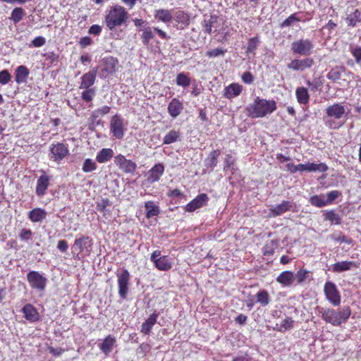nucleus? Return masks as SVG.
<instances>
[{"label":"nucleus","instance_id":"obj_7","mask_svg":"<svg viewBox=\"0 0 361 361\" xmlns=\"http://www.w3.org/2000/svg\"><path fill=\"white\" fill-rule=\"evenodd\" d=\"M118 60L112 56L104 57L100 61L99 68L102 78H107L116 72Z\"/></svg>","mask_w":361,"mask_h":361},{"label":"nucleus","instance_id":"obj_40","mask_svg":"<svg viewBox=\"0 0 361 361\" xmlns=\"http://www.w3.org/2000/svg\"><path fill=\"white\" fill-rule=\"evenodd\" d=\"M345 22L349 27H355L357 23L361 22V11L356 8L353 13L347 15Z\"/></svg>","mask_w":361,"mask_h":361},{"label":"nucleus","instance_id":"obj_2","mask_svg":"<svg viewBox=\"0 0 361 361\" xmlns=\"http://www.w3.org/2000/svg\"><path fill=\"white\" fill-rule=\"evenodd\" d=\"M317 311L326 323L334 326H339L345 323L351 315V309L349 306H343L337 310L318 307Z\"/></svg>","mask_w":361,"mask_h":361},{"label":"nucleus","instance_id":"obj_43","mask_svg":"<svg viewBox=\"0 0 361 361\" xmlns=\"http://www.w3.org/2000/svg\"><path fill=\"white\" fill-rule=\"evenodd\" d=\"M294 321L291 317H287L282 320L281 324H276L274 327V330L279 332H285L288 330L291 329L293 327Z\"/></svg>","mask_w":361,"mask_h":361},{"label":"nucleus","instance_id":"obj_19","mask_svg":"<svg viewBox=\"0 0 361 361\" xmlns=\"http://www.w3.org/2000/svg\"><path fill=\"white\" fill-rule=\"evenodd\" d=\"M173 18L177 23L178 29L180 30L188 27L190 23V16L189 13L183 10L176 11L174 13Z\"/></svg>","mask_w":361,"mask_h":361},{"label":"nucleus","instance_id":"obj_33","mask_svg":"<svg viewBox=\"0 0 361 361\" xmlns=\"http://www.w3.org/2000/svg\"><path fill=\"white\" fill-rule=\"evenodd\" d=\"M27 216L32 222H39L46 219L47 212L44 209L37 207L30 211Z\"/></svg>","mask_w":361,"mask_h":361},{"label":"nucleus","instance_id":"obj_22","mask_svg":"<svg viewBox=\"0 0 361 361\" xmlns=\"http://www.w3.org/2000/svg\"><path fill=\"white\" fill-rule=\"evenodd\" d=\"M164 172V166L161 163L155 164L147 173V180L153 183L159 180Z\"/></svg>","mask_w":361,"mask_h":361},{"label":"nucleus","instance_id":"obj_24","mask_svg":"<svg viewBox=\"0 0 361 361\" xmlns=\"http://www.w3.org/2000/svg\"><path fill=\"white\" fill-rule=\"evenodd\" d=\"M22 312L25 319L31 323L37 322L39 319V314L36 307L32 304H26L22 308Z\"/></svg>","mask_w":361,"mask_h":361},{"label":"nucleus","instance_id":"obj_28","mask_svg":"<svg viewBox=\"0 0 361 361\" xmlns=\"http://www.w3.org/2000/svg\"><path fill=\"white\" fill-rule=\"evenodd\" d=\"M357 267V265L356 262L353 261H341L336 262L332 265V271L334 273H341Z\"/></svg>","mask_w":361,"mask_h":361},{"label":"nucleus","instance_id":"obj_27","mask_svg":"<svg viewBox=\"0 0 361 361\" xmlns=\"http://www.w3.org/2000/svg\"><path fill=\"white\" fill-rule=\"evenodd\" d=\"M116 342V338L111 335H108L104 338L102 343L99 344L100 350L108 356L112 351L114 345Z\"/></svg>","mask_w":361,"mask_h":361},{"label":"nucleus","instance_id":"obj_26","mask_svg":"<svg viewBox=\"0 0 361 361\" xmlns=\"http://www.w3.org/2000/svg\"><path fill=\"white\" fill-rule=\"evenodd\" d=\"M183 104L177 98H173L168 105V112L172 118L178 116L183 110Z\"/></svg>","mask_w":361,"mask_h":361},{"label":"nucleus","instance_id":"obj_10","mask_svg":"<svg viewBox=\"0 0 361 361\" xmlns=\"http://www.w3.org/2000/svg\"><path fill=\"white\" fill-rule=\"evenodd\" d=\"M27 280L32 289L44 291L47 286V279L39 271H30L27 274Z\"/></svg>","mask_w":361,"mask_h":361},{"label":"nucleus","instance_id":"obj_12","mask_svg":"<svg viewBox=\"0 0 361 361\" xmlns=\"http://www.w3.org/2000/svg\"><path fill=\"white\" fill-rule=\"evenodd\" d=\"M118 294L121 298L126 299L129 291L130 275L127 269L116 274Z\"/></svg>","mask_w":361,"mask_h":361},{"label":"nucleus","instance_id":"obj_21","mask_svg":"<svg viewBox=\"0 0 361 361\" xmlns=\"http://www.w3.org/2000/svg\"><path fill=\"white\" fill-rule=\"evenodd\" d=\"M345 113V106L340 103H335L329 106L326 109V116L329 118H334L335 119L341 118Z\"/></svg>","mask_w":361,"mask_h":361},{"label":"nucleus","instance_id":"obj_1","mask_svg":"<svg viewBox=\"0 0 361 361\" xmlns=\"http://www.w3.org/2000/svg\"><path fill=\"white\" fill-rule=\"evenodd\" d=\"M276 102L274 99H262L257 97L246 107L247 114L252 118H263L276 110Z\"/></svg>","mask_w":361,"mask_h":361},{"label":"nucleus","instance_id":"obj_37","mask_svg":"<svg viewBox=\"0 0 361 361\" xmlns=\"http://www.w3.org/2000/svg\"><path fill=\"white\" fill-rule=\"evenodd\" d=\"M295 97L300 104L306 105L310 101V94L307 89L304 87H297L295 90Z\"/></svg>","mask_w":361,"mask_h":361},{"label":"nucleus","instance_id":"obj_59","mask_svg":"<svg viewBox=\"0 0 361 361\" xmlns=\"http://www.w3.org/2000/svg\"><path fill=\"white\" fill-rule=\"evenodd\" d=\"M234 163L235 159L233 157V156L231 154H226L224 159V171H226L228 170L231 166L234 165Z\"/></svg>","mask_w":361,"mask_h":361},{"label":"nucleus","instance_id":"obj_23","mask_svg":"<svg viewBox=\"0 0 361 361\" xmlns=\"http://www.w3.org/2000/svg\"><path fill=\"white\" fill-rule=\"evenodd\" d=\"M294 204L290 201L283 200L281 204L276 205L270 209L271 216L275 217L280 216L288 211L293 210Z\"/></svg>","mask_w":361,"mask_h":361},{"label":"nucleus","instance_id":"obj_64","mask_svg":"<svg viewBox=\"0 0 361 361\" xmlns=\"http://www.w3.org/2000/svg\"><path fill=\"white\" fill-rule=\"evenodd\" d=\"M242 81L245 84H251L254 81L253 75L249 72H245L241 76Z\"/></svg>","mask_w":361,"mask_h":361},{"label":"nucleus","instance_id":"obj_47","mask_svg":"<svg viewBox=\"0 0 361 361\" xmlns=\"http://www.w3.org/2000/svg\"><path fill=\"white\" fill-rule=\"evenodd\" d=\"M298 13H294L289 16L285 20H283L281 25V27H286L291 26L293 23L295 22H299V21H304L305 20L302 19V18L298 16Z\"/></svg>","mask_w":361,"mask_h":361},{"label":"nucleus","instance_id":"obj_11","mask_svg":"<svg viewBox=\"0 0 361 361\" xmlns=\"http://www.w3.org/2000/svg\"><path fill=\"white\" fill-rule=\"evenodd\" d=\"M50 159L60 162L69 154L68 145L62 142L51 144L49 147Z\"/></svg>","mask_w":361,"mask_h":361},{"label":"nucleus","instance_id":"obj_35","mask_svg":"<svg viewBox=\"0 0 361 361\" xmlns=\"http://www.w3.org/2000/svg\"><path fill=\"white\" fill-rule=\"evenodd\" d=\"M221 154V151L219 149L212 150L205 159L204 165L207 168H210L214 169L218 163V158Z\"/></svg>","mask_w":361,"mask_h":361},{"label":"nucleus","instance_id":"obj_8","mask_svg":"<svg viewBox=\"0 0 361 361\" xmlns=\"http://www.w3.org/2000/svg\"><path fill=\"white\" fill-rule=\"evenodd\" d=\"M290 49L294 54L309 56L312 52L314 44L309 39H300L292 42Z\"/></svg>","mask_w":361,"mask_h":361},{"label":"nucleus","instance_id":"obj_52","mask_svg":"<svg viewBox=\"0 0 361 361\" xmlns=\"http://www.w3.org/2000/svg\"><path fill=\"white\" fill-rule=\"evenodd\" d=\"M310 276V271L304 268L300 269L295 274V279H296L297 283L301 284Z\"/></svg>","mask_w":361,"mask_h":361},{"label":"nucleus","instance_id":"obj_53","mask_svg":"<svg viewBox=\"0 0 361 361\" xmlns=\"http://www.w3.org/2000/svg\"><path fill=\"white\" fill-rule=\"evenodd\" d=\"M310 202L312 205L317 207H323L327 205L326 200L322 195H313L310 198Z\"/></svg>","mask_w":361,"mask_h":361},{"label":"nucleus","instance_id":"obj_3","mask_svg":"<svg viewBox=\"0 0 361 361\" xmlns=\"http://www.w3.org/2000/svg\"><path fill=\"white\" fill-rule=\"evenodd\" d=\"M128 18V13L121 5L111 6L104 17V23L107 28L113 30L116 27L125 24Z\"/></svg>","mask_w":361,"mask_h":361},{"label":"nucleus","instance_id":"obj_50","mask_svg":"<svg viewBox=\"0 0 361 361\" xmlns=\"http://www.w3.org/2000/svg\"><path fill=\"white\" fill-rule=\"evenodd\" d=\"M97 165L96 162L94 161L92 159L87 158V159H85L83 162V164L82 166V170L85 173H90V172H92V171H95L97 169Z\"/></svg>","mask_w":361,"mask_h":361},{"label":"nucleus","instance_id":"obj_49","mask_svg":"<svg viewBox=\"0 0 361 361\" xmlns=\"http://www.w3.org/2000/svg\"><path fill=\"white\" fill-rule=\"evenodd\" d=\"M259 43V38L257 36L250 38L247 42L246 53H252L255 54Z\"/></svg>","mask_w":361,"mask_h":361},{"label":"nucleus","instance_id":"obj_57","mask_svg":"<svg viewBox=\"0 0 361 361\" xmlns=\"http://www.w3.org/2000/svg\"><path fill=\"white\" fill-rule=\"evenodd\" d=\"M11 75L7 70L0 71V84L6 85L11 81Z\"/></svg>","mask_w":361,"mask_h":361},{"label":"nucleus","instance_id":"obj_32","mask_svg":"<svg viewBox=\"0 0 361 361\" xmlns=\"http://www.w3.org/2000/svg\"><path fill=\"white\" fill-rule=\"evenodd\" d=\"M145 216L149 219L154 216H157L160 214L159 207L154 201H147L145 202Z\"/></svg>","mask_w":361,"mask_h":361},{"label":"nucleus","instance_id":"obj_20","mask_svg":"<svg viewBox=\"0 0 361 361\" xmlns=\"http://www.w3.org/2000/svg\"><path fill=\"white\" fill-rule=\"evenodd\" d=\"M243 87L238 82H233L228 86H226L223 91V97L232 99L239 96L243 92Z\"/></svg>","mask_w":361,"mask_h":361},{"label":"nucleus","instance_id":"obj_17","mask_svg":"<svg viewBox=\"0 0 361 361\" xmlns=\"http://www.w3.org/2000/svg\"><path fill=\"white\" fill-rule=\"evenodd\" d=\"M209 197L205 193H201L186 204L185 210L188 212H192L196 209L207 205Z\"/></svg>","mask_w":361,"mask_h":361},{"label":"nucleus","instance_id":"obj_58","mask_svg":"<svg viewBox=\"0 0 361 361\" xmlns=\"http://www.w3.org/2000/svg\"><path fill=\"white\" fill-rule=\"evenodd\" d=\"M326 219L331 222H335L336 224H339L341 223V218L333 210L329 211V212L326 213Z\"/></svg>","mask_w":361,"mask_h":361},{"label":"nucleus","instance_id":"obj_4","mask_svg":"<svg viewBox=\"0 0 361 361\" xmlns=\"http://www.w3.org/2000/svg\"><path fill=\"white\" fill-rule=\"evenodd\" d=\"M93 247V240L89 236H81L75 239L73 249L78 251L76 257L84 258L90 255Z\"/></svg>","mask_w":361,"mask_h":361},{"label":"nucleus","instance_id":"obj_6","mask_svg":"<svg viewBox=\"0 0 361 361\" xmlns=\"http://www.w3.org/2000/svg\"><path fill=\"white\" fill-rule=\"evenodd\" d=\"M150 261L159 271H167L173 267V261L168 255H161V251L154 250L150 256Z\"/></svg>","mask_w":361,"mask_h":361},{"label":"nucleus","instance_id":"obj_61","mask_svg":"<svg viewBox=\"0 0 361 361\" xmlns=\"http://www.w3.org/2000/svg\"><path fill=\"white\" fill-rule=\"evenodd\" d=\"M204 90V87L201 84L194 82L192 85L191 94L194 97L199 96Z\"/></svg>","mask_w":361,"mask_h":361},{"label":"nucleus","instance_id":"obj_15","mask_svg":"<svg viewBox=\"0 0 361 361\" xmlns=\"http://www.w3.org/2000/svg\"><path fill=\"white\" fill-rule=\"evenodd\" d=\"M314 64V61L312 58L306 57L302 59H295L288 63L287 67L293 71H304L307 68H310Z\"/></svg>","mask_w":361,"mask_h":361},{"label":"nucleus","instance_id":"obj_38","mask_svg":"<svg viewBox=\"0 0 361 361\" xmlns=\"http://www.w3.org/2000/svg\"><path fill=\"white\" fill-rule=\"evenodd\" d=\"M114 157V151L111 148H103L99 151L96 156V160L99 163H105Z\"/></svg>","mask_w":361,"mask_h":361},{"label":"nucleus","instance_id":"obj_42","mask_svg":"<svg viewBox=\"0 0 361 361\" xmlns=\"http://www.w3.org/2000/svg\"><path fill=\"white\" fill-rule=\"evenodd\" d=\"M279 247L278 240H271L267 242L262 248V254L264 256L270 257L274 255L275 250Z\"/></svg>","mask_w":361,"mask_h":361},{"label":"nucleus","instance_id":"obj_39","mask_svg":"<svg viewBox=\"0 0 361 361\" xmlns=\"http://www.w3.org/2000/svg\"><path fill=\"white\" fill-rule=\"evenodd\" d=\"M256 302L260 304L262 306H267L271 302V296L268 290L265 289H260L255 294Z\"/></svg>","mask_w":361,"mask_h":361},{"label":"nucleus","instance_id":"obj_41","mask_svg":"<svg viewBox=\"0 0 361 361\" xmlns=\"http://www.w3.org/2000/svg\"><path fill=\"white\" fill-rule=\"evenodd\" d=\"M181 133L180 130H171L163 139V144L170 145L180 140Z\"/></svg>","mask_w":361,"mask_h":361},{"label":"nucleus","instance_id":"obj_51","mask_svg":"<svg viewBox=\"0 0 361 361\" xmlns=\"http://www.w3.org/2000/svg\"><path fill=\"white\" fill-rule=\"evenodd\" d=\"M83 92L81 93V98L86 102H90L92 101L96 94V90L94 87H90L87 89H83Z\"/></svg>","mask_w":361,"mask_h":361},{"label":"nucleus","instance_id":"obj_25","mask_svg":"<svg viewBox=\"0 0 361 361\" xmlns=\"http://www.w3.org/2000/svg\"><path fill=\"white\" fill-rule=\"evenodd\" d=\"M299 171H320V172H326L328 170V166L325 163L320 164H314L311 162H307L305 164H300Z\"/></svg>","mask_w":361,"mask_h":361},{"label":"nucleus","instance_id":"obj_36","mask_svg":"<svg viewBox=\"0 0 361 361\" xmlns=\"http://www.w3.org/2000/svg\"><path fill=\"white\" fill-rule=\"evenodd\" d=\"M111 111V107L109 106H103L93 111L90 116V120L92 123H99V118L104 115L108 114Z\"/></svg>","mask_w":361,"mask_h":361},{"label":"nucleus","instance_id":"obj_62","mask_svg":"<svg viewBox=\"0 0 361 361\" xmlns=\"http://www.w3.org/2000/svg\"><path fill=\"white\" fill-rule=\"evenodd\" d=\"M350 52L353 56L355 58L356 63L358 64H361V47H357L355 48H352L350 49Z\"/></svg>","mask_w":361,"mask_h":361},{"label":"nucleus","instance_id":"obj_55","mask_svg":"<svg viewBox=\"0 0 361 361\" xmlns=\"http://www.w3.org/2000/svg\"><path fill=\"white\" fill-rule=\"evenodd\" d=\"M226 52V49L222 48H216L209 51H207L206 56L209 58H215L219 56H224Z\"/></svg>","mask_w":361,"mask_h":361},{"label":"nucleus","instance_id":"obj_16","mask_svg":"<svg viewBox=\"0 0 361 361\" xmlns=\"http://www.w3.org/2000/svg\"><path fill=\"white\" fill-rule=\"evenodd\" d=\"M51 177L42 171V174L38 178L36 184L35 192L38 197H42L46 194L47 190L50 185Z\"/></svg>","mask_w":361,"mask_h":361},{"label":"nucleus","instance_id":"obj_14","mask_svg":"<svg viewBox=\"0 0 361 361\" xmlns=\"http://www.w3.org/2000/svg\"><path fill=\"white\" fill-rule=\"evenodd\" d=\"M116 166L126 173H134L137 164L132 160L127 159L123 154H118L114 158Z\"/></svg>","mask_w":361,"mask_h":361},{"label":"nucleus","instance_id":"obj_54","mask_svg":"<svg viewBox=\"0 0 361 361\" xmlns=\"http://www.w3.org/2000/svg\"><path fill=\"white\" fill-rule=\"evenodd\" d=\"M110 204L111 202L108 198H102L100 201L97 202L96 208L99 212L105 215L106 209L107 207L110 206Z\"/></svg>","mask_w":361,"mask_h":361},{"label":"nucleus","instance_id":"obj_18","mask_svg":"<svg viewBox=\"0 0 361 361\" xmlns=\"http://www.w3.org/2000/svg\"><path fill=\"white\" fill-rule=\"evenodd\" d=\"M97 73V68H94L83 74L80 78L79 89L82 90L92 87V86L95 83Z\"/></svg>","mask_w":361,"mask_h":361},{"label":"nucleus","instance_id":"obj_34","mask_svg":"<svg viewBox=\"0 0 361 361\" xmlns=\"http://www.w3.org/2000/svg\"><path fill=\"white\" fill-rule=\"evenodd\" d=\"M30 74L29 69L23 65L17 67L15 73V80L18 84L26 82Z\"/></svg>","mask_w":361,"mask_h":361},{"label":"nucleus","instance_id":"obj_44","mask_svg":"<svg viewBox=\"0 0 361 361\" xmlns=\"http://www.w3.org/2000/svg\"><path fill=\"white\" fill-rule=\"evenodd\" d=\"M218 16L212 15L209 19H204L202 23L204 33L210 35L212 32L213 25L217 23Z\"/></svg>","mask_w":361,"mask_h":361},{"label":"nucleus","instance_id":"obj_45","mask_svg":"<svg viewBox=\"0 0 361 361\" xmlns=\"http://www.w3.org/2000/svg\"><path fill=\"white\" fill-rule=\"evenodd\" d=\"M25 16V11L23 8L16 7L13 9L9 18L13 22L14 24H16L23 20Z\"/></svg>","mask_w":361,"mask_h":361},{"label":"nucleus","instance_id":"obj_5","mask_svg":"<svg viewBox=\"0 0 361 361\" xmlns=\"http://www.w3.org/2000/svg\"><path fill=\"white\" fill-rule=\"evenodd\" d=\"M352 75L353 73L347 70L344 66H336L330 69L326 74V78L334 83L341 85L343 82H349Z\"/></svg>","mask_w":361,"mask_h":361},{"label":"nucleus","instance_id":"obj_9","mask_svg":"<svg viewBox=\"0 0 361 361\" xmlns=\"http://www.w3.org/2000/svg\"><path fill=\"white\" fill-rule=\"evenodd\" d=\"M324 293L326 300L332 305L336 307L341 304V295L334 283L332 281H326L324 286Z\"/></svg>","mask_w":361,"mask_h":361},{"label":"nucleus","instance_id":"obj_48","mask_svg":"<svg viewBox=\"0 0 361 361\" xmlns=\"http://www.w3.org/2000/svg\"><path fill=\"white\" fill-rule=\"evenodd\" d=\"M154 35L152 29L150 27H147L142 30L141 39L143 44L149 45L150 41L154 38Z\"/></svg>","mask_w":361,"mask_h":361},{"label":"nucleus","instance_id":"obj_29","mask_svg":"<svg viewBox=\"0 0 361 361\" xmlns=\"http://www.w3.org/2000/svg\"><path fill=\"white\" fill-rule=\"evenodd\" d=\"M295 274L291 271H283L276 278V281L283 287H288L293 284Z\"/></svg>","mask_w":361,"mask_h":361},{"label":"nucleus","instance_id":"obj_31","mask_svg":"<svg viewBox=\"0 0 361 361\" xmlns=\"http://www.w3.org/2000/svg\"><path fill=\"white\" fill-rule=\"evenodd\" d=\"M154 16L158 21L169 23L173 19L171 11L169 9L160 8L155 10Z\"/></svg>","mask_w":361,"mask_h":361},{"label":"nucleus","instance_id":"obj_30","mask_svg":"<svg viewBox=\"0 0 361 361\" xmlns=\"http://www.w3.org/2000/svg\"><path fill=\"white\" fill-rule=\"evenodd\" d=\"M158 316V314L156 312L151 314L147 319L142 323L140 332L145 335H149L152 327L157 323Z\"/></svg>","mask_w":361,"mask_h":361},{"label":"nucleus","instance_id":"obj_60","mask_svg":"<svg viewBox=\"0 0 361 361\" xmlns=\"http://www.w3.org/2000/svg\"><path fill=\"white\" fill-rule=\"evenodd\" d=\"M43 56L50 63H54L55 62H57L59 61V54L55 53L54 51L45 53L43 54Z\"/></svg>","mask_w":361,"mask_h":361},{"label":"nucleus","instance_id":"obj_63","mask_svg":"<svg viewBox=\"0 0 361 361\" xmlns=\"http://www.w3.org/2000/svg\"><path fill=\"white\" fill-rule=\"evenodd\" d=\"M32 232L30 229L23 228L21 230L19 237L21 240H28L31 239Z\"/></svg>","mask_w":361,"mask_h":361},{"label":"nucleus","instance_id":"obj_56","mask_svg":"<svg viewBox=\"0 0 361 361\" xmlns=\"http://www.w3.org/2000/svg\"><path fill=\"white\" fill-rule=\"evenodd\" d=\"M341 195L338 190H331L326 194V202L327 204L333 203L339 196Z\"/></svg>","mask_w":361,"mask_h":361},{"label":"nucleus","instance_id":"obj_46","mask_svg":"<svg viewBox=\"0 0 361 361\" xmlns=\"http://www.w3.org/2000/svg\"><path fill=\"white\" fill-rule=\"evenodd\" d=\"M176 85L183 87H188L191 83V79L188 73H179L176 78Z\"/></svg>","mask_w":361,"mask_h":361},{"label":"nucleus","instance_id":"obj_13","mask_svg":"<svg viewBox=\"0 0 361 361\" xmlns=\"http://www.w3.org/2000/svg\"><path fill=\"white\" fill-rule=\"evenodd\" d=\"M110 131L116 139H122L124 136L123 119L120 115L116 114L112 116L110 121Z\"/></svg>","mask_w":361,"mask_h":361}]
</instances>
